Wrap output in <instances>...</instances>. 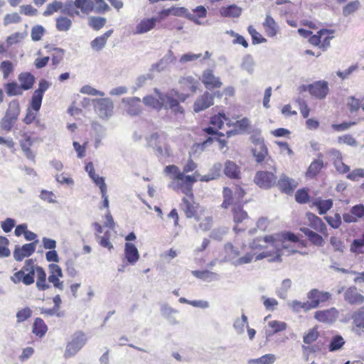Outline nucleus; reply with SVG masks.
<instances>
[{
	"label": "nucleus",
	"mask_w": 364,
	"mask_h": 364,
	"mask_svg": "<svg viewBox=\"0 0 364 364\" xmlns=\"http://www.w3.org/2000/svg\"><path fill=\"white\" fill-rule=\"evenodd\" d=\"M177 178L178 179L183 178L186 181L180 186V188H174L176 191H181L183 193L186 195V197H183L180 203L181 210L183 212L187 218H193L198 223L200 230L203 231L210 230L213 223L212 216L205 208L201 206L194 200L193 186L197 181V179L194 176L183 177L179 173Z\"/></svg>",
	"instance_id": "1"
},
{
	"label": "nucleus",
	"mask_w": 364,
	"mask_h": 364,
	"mask_svg": "<svg viewBox=\"0 0 364 364\" xmlns=\"http://www.w3.org/2000/svg\"><path fill=\"white\" fill-rule=\"evenodd\" d=\"M35 275H36V285L38 290L45 291L50 288L47 282L46 273L42 267L35 264L33 259H26L21 268L16 271L10 277L11 281L14 284H23L29 286L35 282Z\"/></svg>",
	"instance_id": "2"
},
{
	"label": "nucleus",
	"mask_w": 364,
	"mask_h": 364,
	"mask_svg": "<svg viewBox=\"0 0 364 364\" xmlns=\"http://www.w3.org/2000/svg\"><path fill=\"white\" fill-rule=\"evenodd\" d=\"M20 112L21 107L18 100L14 99L10 101L6 113L0 122L1 129L6 132H10L16 124Z\"/></svg>",
	"instance_id": "3"
},
{
	"label": "nucleus",
	"mask_w": 364,
	"mask_h": 364,
	"mask_svg": "<svg viewBox=\"0 0 364 364\" xmlns=\"http://www.w3.org/2000/svg\"><path fill=\"white\" fill-rule=\"evenodd\" d=\"M93 0H75L66 2L64 11L70 17L80 16V13L88 15L94 11Z\"/></svg>",
	"instance_id": "4"
},
{
	"label": "nucleus",
	"mask_w": 364,
	"mask_h": 364,
	"mask_svg": "<svg viewBox=\"0 0 364 364\" xmlns=\"http://www.w3.org/2000/svg\"><path fill=\"white\" fill-rule=\"evenodd\" d=\"M197 168V164L193 161V159H190L188 160L186 165L183 166V171H181V170L178 168V166L176 165H168L166 166L164 168V173L166 175H171V178L174 183H176V185L174 186V188H180V186L185 183V180L183 179H178L177 178L178 173H181L183 177H188L191 176L190 175H185L187 173L193 171ZM192 176H194L196 179V176L195 175H193Z\"/></svg>",
	"instance_id": "5"
},
{
	"label": "nucleus",
	"mask_w": 364,
	"mask_h": 364,
	"mask_svg": "<svg viewBox=\"0 0 364 364\" xmlns=\"http://www.w3.org/2000/svg\"><path fill=\"white\" fill-rule=\"evenodd\" d=\"M34 132L32 131L27 130L23 128L21 131V139L19 140V145L25 154L26 157L32 161H35L36 154L31 150V146L35 141V138L33 137Z\"/></svg>",
	"instance_id": "6"
},
{
	"label": "nucleus",
	"mask_w": 364,
	"mask_h": 364,
	"mask_svg": "<svg viewBox=\"0 0 364 364\" xmlns=\"http://www.w3.org/2000/svg\"><path fill=\"white\" fill-rule=\"evenodd\" d=\"M86 338L84 333L78 331L73 335L72 340L67 344L64 353L65 358L75 355L85 344Z\"/></svg>",
	"instance_id": "7"
},
{
	"label": "nucleus",
	"mask_w": 364,
	"mask_h": 364,
	"mask_svg": "<svg viewBox=\"0 0 364 364\" xmlns=\"http://www.w3.org/2000/svg\"><path fill=\"white\" fill-rule=\"evenodd\" d=\"M255 183L260 188L268 189L277 183V177L270 171H259L254 178Z\"/></svg>",
	"instance_id": "8"
},
{
	"label": "nucleus",
	"mask_w": 364,
	"mask_h": 364,
	"mask_svg": "<svg viewBox=\"0 0 364 364\" xmlns=\"http://www.w3.org/2000/svg\"><path fill=\"white\" fill-rule=\"evenodd\" d=\"M181 90L185 93L179 97V99L184 102L190 95L196 92L198 85V81L192 76L182 77L179 80Z\"/></svg>",
	"instance_id": "9"
},
{
	"label": "nucleus",
	"mask_w": 364,
	"mask_h": 364,
	"mask_svg": "<svg viewBox=\"0 0 364 364\" xmlns=\"http://www.w3.org/2000/svg\"><path fill=\"white\" fill-rule=\"evenodd\" d=\"M37 243L38 240H36L32 242L25 244L21 247L16 245L13 252V256L15 260L21 262L24 258L32 255L36 249Z\"/></svg>",
	"instance_id": "10"
},
{
	"label": "nucleus",
	"mask_w": 364,
	"mask_h": 364,
	"mask_svg": "<svg viewBox=\"0 0 364 364\" xmlns=\"http://www.w3.org/2000/svg\"><path fill=\"white\" fill-rule=\"evenodd\" d=\"M339 316V311L334 307L328 309L317 311L314 314V318L318 321L324 323H333Z\"/></svg>",
	"instance_id": "11"
},
{
	"label": "nucleus",
	"mask_w": 364,
	"mask_h": 364,
	"mask_svg": "<svg viewBox=\"0 0 364 364\" xmlns=\"http://www.w3.org/2000/svg\"><path fill=\"white\" fill-rule=\"evenodd\" d=\"M250 126V122L247 117L237 120L234 123H230L229 121V137L238 134L249 133L248 129Z\"/></svg>",
	"instance_id": "12"
},
{
	"label": "nucleus",
	"mask_w": 364,
	"mask_h": 364,
	"mask_svg": "<svg viewBox=\"0 0 364 364\" xmlns=\"http://www.w3.org/2000/svg\"><path fill=\"white\" fill-rule=\"evenodd\" d=\"M328 90V84L323 80L317 81L309 85L310 94L318 99L325 98Z\"/></svg>",
	"instance_id": "13"
},
{
	"label": "nucleus",
	"mask_w": 364,
	"mask_h": 364,
	"mask_svg": "<svg viewBox=\"0 0 364 364\" xmlns=\"http://www.w3.org/2000/svg\"><path fill=\"white\" fill-rule=\"evenodd\" d=\"M298 182L286 175H282L280 178L278 180L276 185L279 188V189L286 194H291L295 190V188L298 186Z\"/></svg>",
	"instance_id": "14"
},
{
	"label": "nucleus",
	"mask_w": 364,
	"mask_h": 364,
	"mask_svg": "<svg viewBox=\"0 0 364 364\" xmlns=\"http://www.w3.org/2000/svg\"><path fill=\"white\" fill-rule=\"evenodd\" d=\"M202 82L205 87L208 90L219 88L222 85L220 78L215 76L213 70H206L203 73Z\"/></svg>",
	"instance_id": "15"
},
{
	"label": "nucleus",
	"mask_w": 364,
	"mask_h": 364,
	"mask_svg": "<svg viewBox=\"0 0 364 364\" xmlns=\"http://www.w3.org/2000/svg\"><path fill=\"white\" fill-rule=\"evenodd\" d=\"M213 105V95L205 92L195 102L193 109L196 112L203 111Z\"/></svg>",
	"instance_id": "16"
},
{
	"label": "nucleus",
	"mask_w": 364,
	"mask_h": 364,
	"mask_svg": "<svg viewBox=\"0 0 364 364\" xmlns=\"http://www.w3.org/2000/svg\"><path fill=\"white\" fill-rule=\"evenodd\" d=\"M344 299L352 305H360L364 302V296L358 291L355 287L347 289L344 293Z\"/></svg>",
	"instance_id": "17"
},
{
	"label": "nucleus",
	"mask_w": 364,
	"mask_h": 364,
	"mask_svg": "<svg viewBox=\"0 0 364 364\" xmlns=\"http://www.w3.org/2000/svg\"><path fill=\"white\" fill-rule=\"evenodd\" d=\"M306 218L309 220V225L316 231H318L325 236L327 235V227L322 220L312 213H308Z\"/></svg>",
	"instance_id": "18"
},
{
	"label": "nucleus",
	"mask_w": 364,
	"mask_h": 364,
	"mask_svg": "<svg viewBox=\"0 0 364 364\" xmlns=\"http://www.w3.org/2000/svg\"><path fill=\"white\" fill-rule=\"evenodd\" d=\"M161 101H163V107H164L167 109H171L173 112L175 114H183V109L179 105V102L177 99H175L172 96L166 95L161 97Z\"/></svg>",
	"instance_id": "19"
},
{
	"label": "nucleus",
	"mask_w": 364,
	"mask_h": 364,
	"mask_svg": "<svg viewBox=\"0 0 364 364\" xmlns=\"http://www.w3.org/2000/svg\"><path fill=\"white\" fill-rule=\"evenodd\" d=\"M157 22L155 17L141 19L136 26L134 34H142L152 30Z\"/></svg>",
	"instance_id": "20"
},
{
	"label": "nucleus",
	"mask_w": 364,
	"mask_h": 364,
	"mask_svg": "<svg viewBox=\"0 0 364 364\" xmlns=\"http://www.w3.org/2000/svg\"><path fill=\"white\" fill-rule=\"evenodd\" d=\"M307 298L316 302L318 308L320 303L327 301L331 298V294L328 291H320L317 289H313L307 294Z\"/></svg>",
	"instance_id": "21"
},
{
	"label": "nucleus",
	"mask_w": 364,
	"mask_h": 364,
	"mask_svg": "<svg viewBox=\"0 0 364 364\" xmlns=\"http://www.w3.org/2000/svg\"><path fill=\"white\" fill-rule=\"evenodd\" d=\"M18 80L23 91L31 90L35 83V77L29 72H22L19 73Z\"/></svg>",
	"instance_id": "22"
},
{
	"label": "nucleus",
	"mask_w": 364,
	"mask_h": 364,
	"mask_svg": "<svg viewBox=\"0 0 364 364\" xmlns=\"http://www.w3.org/2000/svg\"><path fill=\"white\" fill-rule=\"evenodd\" d=\"M126 103L127 112L130 115H138L141 112V100L139 97H132L123 100Z\"/></svg>",
	"instance_id": "23"
},
{
	"label": "nucleus",
	"mask_w": 364,
	"mask_h": 364,
	"mask_svg": "<svg viewBox=\"0 0 364 364\" xmlns=\"http://www.w3.org/2000/svg\"><path fill=\"white\" fill-rule=\"evenodd\" d=\"M113 32V29H109L102 35L96 37L90 43L91 48L96 51L101 50L105 46L107 39L112 36Z\"/></svg>",
	"instance_id": "24"
},
{
	"label": "nucleus",
	"mask_w": 364,
	"mask_h": 364,
	"mask_svg": "<svg viewBox=\"0 0 364 364\" xmlns=\"http://www.w3.org/2000/svg\"><path fill=\"white\" fill-rule=\"evenodd\" d=\"M124 255L129 263L134 264L139 259V253L136 246L130 242L125 243Z\"/></svg>",
	"instance_id": "25"
},
{
	"label": "nucleus",
	"mask_w": 364,
	"mask_h": 364,
	"mask_svg": "<svg viewBox=\"0 0 364 364\" xmlns=\"http://www.w3.org/2000/svg\"><path fill=\"white\" fill-rule=\"evenodd\" d=\"M300 230L308 237L309 241L314 245H316L318 247H322L323 245L324 240L322 236H321L316 232H314L309 228L305 227L301 228Z\"/></svg>",
	"instance_id": "26"
},
{
	"label": "nucleus",
	"mask_w": 364,
	"mask_h": 364,
	"mask_svg": "<svg viewBox=\"0 0 364 364\" xmlns=\"http://www.w3.org/2000/svg\"><path fill=\"white\" fill-rule=\"evenodd\" d=\"M65 6V4H64L62 1L54 0L47 5L45 11L43 13V15L44 16H48L58 11L66 14V13L64 11Z\"/></svg>",
	"instance_id": "27"
},
{
	"label": "nucleus",
	"mask_w": 364,
	"mask_h": 364,
	"mask_svg": "<svg viewBox=\"0 0 364 364\" xmlns=\"http://www.w3.org/2000/svg\"><path fill=\"white\" fill-rule=\"evenodd\" d=\"M48 331V326L41 318H36L32 326V333L37 337H43Z\"/></svg>",
	"instance_id": "28"
},
{
	"label": "nucleus",
	"mask_w": 364,
	"mask_h": 364,
	"mask_svg": "<svg viewBox=\"0 0 364 364\" xmlns=\"http://www.w3.org/2000/svg\"><path fill=\"white\" fill-rule=\"evenodd\" d=\"M49 51L51 52L50 60L51 65L55 69L63 61L65 58V50L60 48H53Z\"/></svg>",
	"instance_id": "29"
},
{
	"label": "nucleus",
	"mask_w": 364,
	"mask_h": 364,
	"mask_svg": "<svg viewBox=\"0 0 364 364\" xmlns=\"http://www.w3.org/2000/svg\"><path fill=\"white\" fill-rule=\"evenodd\" d=\"M265 32L269 37H274L278 31V26L274 18L270 15H267L263 23Z\"/></svg>",
	"instance_id": "30"
},
{
	"label": "nucleus",
	"mask_w": 364,
	"mask_h": 364,
	"mask_svg": "<svg viewBox=\"0 0 364 364\" xmlns=\"http://www.w3.org/2000/svg\"><path fill=\"white\" fill-rule=\"evenodd\" d=\"M4 89L9 97L22 95L23 93V90L15 81L4 84Z\"/></svg>",
	"instance_id": "31"
},
{
	"label": "nucleus",
	"mask_w": 364,
	"mask_h": 364,
	"mask_svg": "<svg viewBox=\"0 0 364 364\" xmlns=\"http://www.w3.org/2000/svg\"><path fill=\"white\" fill-rule=\"evenodd\" d=\"M85 171L88 173L90 178L93 180L95 183L99 186V188L102 187V184L106 185L105 179L95 173L94 165L92 162H89L86 164Z\"/></svg>",
	"instance_id": "32"
},
{
	"label": "nucleus",
	"mask_w": 364,
	"mask_h": 364,
	"mask_svg": "<svg viewBox=\"0 0 364 364\" xmlns=\"http://www.w3.org/2000/svg\"><path fill=\"white\" fill-rule=\"evenodd\" d=\"M192 274L194 277L206 282H211L218 279L217 274L208 270H194L192 271Z\"/></svg>",
	"instance_id": "33"
},
{
	"label": "nucleus",
	"mask_w": 364,
	"mask_h": 364,
	"mask_svg": "<svg viewBox=\"0 0 364 364\" xmlns=\"http://www.w3.org/2000/svg\"><path fill=\"white\" fill-rule=\"evenodd\" d=\"M72 26V21L63 16H58L55 19V27L58 31H67Z\"/></svg>",
	"instance_id": "34"
},
{
	"label": "nucleus",
	"mask_w": 364,
	"mask_h": 364,
	"mask_svg": "<svg viewBox=\"0 0 364 364\" xmlns=\"http://www.w3.org/2000/svg\"><path fill=\"white\" fill-rule=\"evenodd\" d=\"M314 205L318 210L320 215H324L333 206V200L331 199L318 200L314 202Z\"/></svg>",
	"instance_id": "35"
},
{
	"label": "nucleus",
	"mask_w": 364,
	"mask_h": 364,
	"mask_svg": "<svg viewBox=\"0 0 364 364\" xmlns=\"http://www.w3.org/2000/svg\"><path fill=\"white\" fill-rule=\"evenodd\" d=\"M207 16V10L203 6H198L193 10L192 14H188V17L192 21L199 23V18H205Z\"/></svg>",
	"instance_id": "36"
},
{
	"label": "nucleus",
	"mask_w": 364,
	"mask_h": 364,
	"mask_svg": "<svg viewBox=\"0 0 364 364\" xmlns=\"http://www.w3.org/2000/svg\"><path fill=\"white\" fill-rule=\"evenodd\" d=\"M14 71V65L10 60H3L0 64V72L2 73L3 78L6 80Z\"/></svg>",
	"instance_id": "37"
},
{
	"label": "nucleus",
	"mask_w": 364,
	"mask_h": 364,
	"mask_svg": "<svg viewBox=\"0 0 364 364\" xmlns=\"http://www.w3.org/2000/svg\"><path fill=\"white\" fill-rule=\"evenodd\" d=\"M252 154L256 161L261 163L264 161L265 157L267 156L268 150L265 145H262L252 149Z\"/></svg>",
	"instance_id": "38"
},
{
	"label": "nucleus",
	"mask_w": 364,
	"mask_h": 364,
	"mask_svg": "<svg viewBox=\"0 0 364 364\" xmlns=\"http://www.w3.org/2000/svg\"><path fill=\"white\" fill-rule=\"evenodd\" d=\"M323 166V163L322 160L316 159L314 160L309 166L307 171L306 176L313 178L316 176L318 172L321 171Z\"/></svg>",
	"instance_id": "39"
},
{
	"label": "nucleus",
	"mask_w": 364,
	"mask_h": 364,
	"mask_svg": "<svg viewBox=\"0 0 364 364\" xmlns=\"http://www.w3.org/2000/svg\"><path fill=\"white\" fill-rule=\"evenodd\" d=\"M351 318L357 327L364 328V306L355 311Z\"/></svg>",
	"instance_id": "40"
},
{
	"label": "nucleus",
	"mask_w": 364,
	"mask_h": 364,
	"mask_svg": "<svg viewBox=\"0 0 364 364\" xmlns=\"http://www.w3.org/2000/svg\"><path fill=\"white\" fill-rule=\"evenodd\" d=\"M107 20L104 17L92 16L89 18L88 25L95 31L102 28L106 24Z\"/></svg>",
	"instance_id": "41"
},
{
	"label": "nucleus",
	"mask_w": 364,
	"mask_h": 364,
	"mask_svg": "<svg viewBox=\"0 0 364 364\" xmlns=\"http://www.w3.org/2000/svg\"><path fill=\"white\" fill-rule=\"evenodd\" d=\"M291 281L289 279H285L282 281L281 286L277 290V296L282 299L287 297V292L291 289Z\"/></svg>",
	"instance_id": "42"
},
{
	"label": "nucleus",
	"mask_w": 364,
	"mask_h": 364,
	"mask_svg": "<svg viewBox=\"0 0 364 364\" xmlns=\"http://www.w3.org/2000/svg\"><path fill=\"white\" fill-rule=\"evenodd\" d=\"M276 360V356L274 354L269 353L255 359H250V364H273Z\"/></svg>",
	"instance_id": "43"
},
{
	"label": "nucleus",
	"mask_w": 364,
	"mask_h": 364,
	"mask_svg": "<svg viewBox=\"0 0 364 364\" xmlns=\"http://www.w3.org/2000/svg\"><path fill=\"white\" fill-rule=\"evenodd\" d=\"M233 221L235 223H241L244 219L247 217V214L242 210L240 204H237L232 208Z\"/></svg>",
	"instance_id": "44"
},
{
	"label": "nucleus",
	"mask_w": 364,
	"mask_h": 364,
	"mask_svg": "<svg viewBox=\"0 0 364 364\" xmlns=\"http://www.w3.org/2000/svg\"><path fill=\"white\" fill-rule=\"evenodd\" d=\"M144 103L149 107L156 109H161L163 107V101L161 102L159 99L151 95H147L143 98Z\"/></svg>",
	"instance_id": "45"
},
{
	"label": "nucleus",
	"mask_w": 364,
	"mask_h": 364,
	"mask_svg": "<svg viewBox=\"0 0 364 364\" xmlns=\"http://www.w3.org/2000/svg\"><path fill=\"white\" fill-rule=\"evenodd\" d=\"M364 234L360 238L355 239L350 245V251L355 254L364 253Z\"/></svg>",
	"instance_id": "46"
},
{
	"label": "nucleus",
	"mask_w": 364,
	"mask_h": 364,
	"mask_svg": "<svg viewBox=\"0 0 364 364\" xmlns=\"http://www.w3.org/2000/svg\"><path fill=\"white\" fill-rule=\"evenodd\" d=\"M264 242V243H271L272 245L274 242V237L273 236L269 235L265 236L262 239L257 238L252 241V242L250 243V247L252 250L258 249V248H263L264 246L261 244L260 242Z\"/></svg>",
	"instance_id": "47"
},
{
	"label": "nucleus",
	"mask_w": 364,
	"mask_h": 364,
	"mask_svg": "<svg viewBox=\"0 0 364 364\" xmlns=\"http://www.w3.org/2000/svg\"><path fill=\"white\" fill-rule=\"evenodd\" d=\"M345 344L343 338L340 335H336L331 339L328 349L331 352L336 351L341 349Z\"/></svg>",
	"instance_id": "48"
},
{
	"label": "nucleus",
	"mask_w": 364,
	"mask_h": 364,
	"mask_svg": "<svg viewBox=\"0 0 364 364\" xmlns=\"http://www.w3.org/2000/svg\"><path fill=\"white\" fill-rule=\"evenodd\" d=\"M248 326L247 317L242 314L241 318H237L233 324V328L236 331L237 334H242L244 333L245 327Z\"/></svg>",
	"instance_id": "49"
},
{
	"label": "nucleus",
	"mask_w": 364,
	"mask_h": 364,
	"mask_svg": "<svg viewBox=\"0 0 364 364\" xmlns=\"http://www.w3.org/2000/svg\"><path fill=\"white\" fill-rule=\"evenodd\" d=\"M334 33L333 30H328V29H321L320 30L317 34L314 35L310 37L309 42L312 45L314 46H319L321 42V38L324 34H328L332 35Z\"/></svg>",
	"instance_id": "50"
},
{
	"label": "nucleus",
	"mask_w": 364,
	"mask_h": 364,
	"mask_svg": "<svg viewBox=\"0 0 364 364\" xmlns=\"http://www.w3.org/2000/svg\"><path fill=\"white\" fill-rule=\"evenodd\" d=\"M26 36L25 33L16 32L6 37V43L8 46H11L14 44L21 42Z\"/></svg>",
	"instance_id": "51"
},
{
	"label": "nucleus",
	"mask_w": 364,
	"mask_h": 364,
	"mask_svg": "<svg viewBox=\"0 0 364 364\" xmlns=\"http://www.w3.org/2000/svg\"><path fill=\"white\" fill-rule=\"evenodd\" d=\"M32 313V310L29 307H25L18 310L16 315L17 323H22L28 320L31 317Z\"/></svg>",
	"instance_id": "52"
},
{
	"label": "nucleus",
	"mask_w": 364,
	"mask_h": 364,
	"mask_svg": "<svg viewBox=\"0 0 364 364\" xmlns=\"http://www.w3.org/2000/svg\"><path fill=\"white\" fill-rule=\"evenodd\" d=\"M232 188L234 189L233 195L230 194L232 190L229 188V204L230 203V200L232 201H234L235 200L236 201L240 203L242 198L245 195V191L237 185H235Z\"/></svg>",
	"instance_id": "53"
},
{
	"label": "nucleus",
	"mask_w": 364,
	"mask_h": 364,
	"mask_svg": "<svg viewBox=\"0 0 364 364\" xmlns=\"http://www.w3.org/2000/svg\"><path fill=\"white\" fill-rule=\"evenodd\" d=\"M46 33V30L41 25H36L31 28V37L33 41H40Z\"/></svg>",
	"instance_id": "54"
},
{
	"label": "nucleus",
	"mask_w": 364,
	"mask_h": 364,
	"mask_svg": "<svg viewBox=\"0 0 364 364\" xmlns=\"http://www.w3.org/2000/svg\"><path fill=\"white\" fill-rule=\"evenodd\" d=\"M247 30L249 33L252 36V43L254 45L267 42V39L262 37V35L259 32H257L252 26H250Z\"/></svg>",
	"instance_id": "55"
},
{
	"label": "nucleus",
	"mask_w": 364,
	"mask_h": 364,
	"mask_svg": "<svg viewBox=\"0 0 364 364\" xmlns=\"http://www.w3.org/2000/svg\"><path fill=\"white\" fill-rule=\"evenodd\" d=\"M43 97V96L38 95L36 92H33L29 107L36 112H38L41 109Z\"/></svg>",
	"instance_id": "56"
},
{
	"label": "nucleus",
	"mask_w": 364,
	"mask_h": 364,
	"mask_svg": "<svg viewBox=\"0 0 364 364\" xmlns=\"http://www.w3.org/2000/svg\"><path fill=\"white\" fill-rule=\"evenodd\" d=\"M9 240L6 237L0 236V258L7 257L10 255L11 252L8 248Z\"/></svg>",
	"instance_id": "57"
},
{
	"label": "nucleus",
	"mask_w": 364,
	"mask_h": 364,
	"mask_svg": "<svg viewBox=\"0 0 364 364\" xmlns=\"http://www.w3.org/2000/svg\"><path fill=\"white\" fill-rule=\"evenodd\" d=\"M347 106L351 113L358 112L360 108V100L353 96L348 97L347 99Z\"/></svg>",
	"instance_id": "58"
},
{
	"label": "nucleus",
	"mask_w": 364,
	"mask_h": 364,
	"mask_svg": "<svg viewBox=\"0 0 364 364\" xmlns=\"http://www.w3.org/2000/svg\"><path fill=\"white\" fill-rule=\"evenodd\" d=\"M359 7L360 2L358 0L350 1L343 7V14L344 16H348L350 14L354 13L355 11H357L359 9Z\"/></svg>",
	"instance_id": "59"
},
{
	"label": "nucleus",
	"mask_w": 364,
	"mask_h": 364,
	"mask_svg": "<svg viewBox=\"0 0 364 364\" xmlns=\"http://www.w3.org/2000/svg\"><path fill=\"white\" fill-rule=\"evenodd\" d=\"M21 21V17L20 15L14 12L11 14H7L4 17V25L8 26L11 23H18Z\"/></svg>",
	"instance_id": "60"
},
{
	"label": "nucleus",
	"mask_w": 364,
	"mask_h": 364,
	"mask_svg": "<svg viewBox=\"0 0 364 364\" xmlns=\"http://www.w3.org/2000/svg\"><path fill=\"white\" fill-rule=\"evenodd\" d=\"M94 10L97 14H105L110 9L109 5L105 0H94Z\"/></svg>",
	"instance_id": "61"
},
{
	"label": "nucleus",
	"mask_w": 364,
	"mask_h": 364,
	"mask_svg": "<svg viewBox=\"0 0 364 364\" xmlns=\"http://www.w3.org/2000/svg\"><path fill=\"white\" fill-rule=\"evenodd\" d=\"M295 200L297 203L305 204L309 201V196L306 189H299L296 192Z\"/></svg>",
	"instance_id": "62"
},
{
	"label": "nucleus",
	"mask_w": 364,
	"mask_h": 364,
	"mask_svg": "<svg viewBox=\"0 0 364 364\" xmlns=\"http://www.w3.org/2000/svg\"><path fill=\"white\" fill-rule=\"evenodd\" d=\"M224 119H225V115L224 114L219 113L218 114H215L210 118V123L218 130L223 127Z\"/></svg>",
	"instance_id": "63"
},
{
	"label": "nucleus",
	"mask_w": 364,
	"mask_h": 364,
	"mask_svg": "<svg viewBox=\"0 0 364 364\" xmlns=\"http://www.w3.org/2000/svg\"><path fill=\"white\" fill-rule=\"evenodd\" d=\"M268 326L273 329V333H277L284 331L287 327V324L283 321H271L268 323Z\"/></svg>",
	"instance_id": "64"
}]
</instances>
